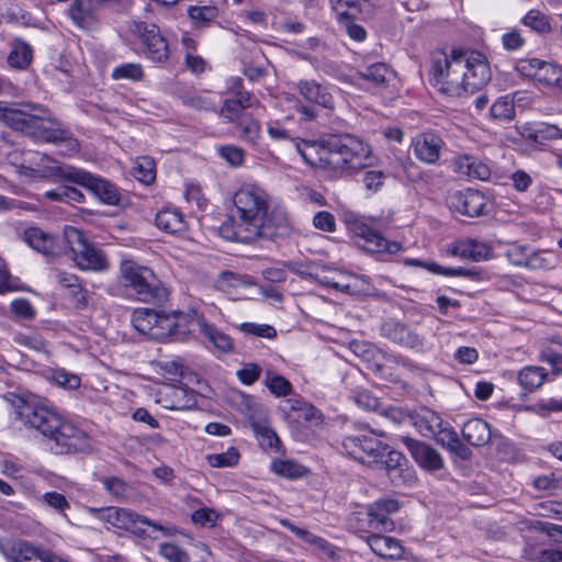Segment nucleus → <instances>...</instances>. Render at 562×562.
Masks as SVG:
<instances>
[{
	"label": "nucleus",
	"instance_id": "obj_6",
	"mask_svg": "<svg viewBox=\"0 0 562 562\" xmlns=\"http://www.w3.org/2000/svg\"><path fill=\"white\" fill-rule=\"evenodd\" d=\"M120 274L123 285L130 289L138 301L161 303L167 300L166 288L150 268L126 259L121 262Z\"/></svg>",
	"mask_w": 562,
	"mask_h": 562
},
{
	"label": "nucleus",
	"instance_id": "obj_64",
	"mask_svg": "<svg viewBox=\"0 0 562 562\" xmlns=\"http://www.w3.org/2000/svg\"><path fill=\"white\" fill-rule=\"evenodd\" d=\"M11 311L19 317L31 319L34 317L35 312L29 300L16 299L11 303Z\"/></svg>",
	"mask_w": 562,
	"mask_h": 562
},
{
	"label": "nucleus",
	"instance_id": "obj_25",
	"mask_svg": "<svg viewBox=\"0 0 562 562\" xmlns=\"http://www.w3.org/2000/svg\"><path fill=\"white\" fill-rule=\"evenodd\" d=\"M193 322L196 323L199 330L214 347V349L222 353H228L233 351L234 342L227 334L220 330L215 325L209 323L204 317H189V325Z\"/></svg>",
	"mask_w": 562,
	"mask_h": 562
},
{
	"label": "nucleus",
	"instance_id": "obj_22",
	"mask_svg": "<svg viewBox=\"0 0 562 562\" xmlns=\"http://www.w3.org/2000/svg\"><path fill=\"white\" fill-rule=\"evenodd\" d=\"M445 146L442 138L434 133H423L413 140L415 157L429 165L436 164Z\"/></svg>",
	"mask_w": 562,
	"mask_h": 562
},
{
	"label": "nucleus",
	"instance_id": "obj_48",
	"mask_svg": "<svg viewBox=\"0 0 562 562\" xmlns=\"http://www.w3.org/2000/svg\"><path fill=\"white\" fill-rule=\"evenodd\" d=\"M529 560L535 562H562V550L541 549L532 546L529 550Z\"/></svg>",
	"mask_w": 562,
	"mask_h": 562
},
{
	"label": "nucleus",
	"instance_id": "obj_3",
	"mask_svg": "<svg viewBox=\"0 0 562 562\" xmlns=\"http://www.w3.org/2000/svg\"><path fill=\"white\" fill-rule=\"evenodd\" d=\"M132 324L142 335L158 341L182 340L190 333L189 315L176 312L167 314L153 308H136Z\"/></svg>",
	"mask_w": 562,
	"mask_h": 562
},
{
	"label": "nucleus",
	"instance_id": "obj_1",
	"mask_svg": "<svg viewBox=\"0 0 562 562\" xmlns=\"http://www.w3.org/2000/svg\"><path fill=\"white\" fill-rule=\"evenodd\" d=\"M291 231L286 210L280 205L271 207L268 193L256 186L235 192L229 215L220 227L223 238L245 244L284 238Z\"/></svg>",
	"mask_w": 562,
	"mask_h": 562
},
{
	"label": "nucleus",
	"instance_id": "obj_61",
	"mask_svg": "<svg viewBox=\"0 0 562 562\" xmlns=\"http://www.w3.org/2000/svg\"><path fill=\"white\" fill-rule=\"evenodd\" d=\"M42 502L58 513H63L70 506L66 497L57 492H46L42 496Z\"/></svg>",
	"mask_w": 562,
	"mask_h": 562
},
{
	"label": "nucleus",
	"instance_id": "obj_43",
	"mask_svg": "<svg viewBox=\"0 0 562 562\" xmlns=\"http://www.w3.org/2000/svg\"><path fill=\"white\" fill-rule=\"evenodd\" d=\"M271 470L286 479H297L305 474L304 467L291 460H274L271 463Z\"/></svg>",
	"mask_w": 562,
	"mask_h": 562
},
{
	"label": "nucleus",
	"instance_id": "obj_23",
	"mask_svg": "<svg viewBox=\"0 0 562 562\" xmlns=\"http://www.w3.org/2000/svg\"><path fill=\"white\" fill-rule=\"evenodd\" d=\"M356 234L363 240L362 247L368 251L396 254L402 249L400 243L387 240L378 231L367 224L358 225Z\"/></svg>",
	"mask_w": 562,
	"mask_h": 562
},
{
	"label": "nucleus",
	"instance_id": "obj_8",
	"mask_svg": "<svg viewBox=\"0 0 562 562\" xmlns=\"http://www.w3.org/2000/svg\"><path fill=\"white\" fill-rule=\"evenodd\" d=\"M24 175L45 178L53 181H69L75 183L79 169L72 166L58 164L47 155L33 153L31 159H25L21 165Z\"/></svg>",
	"mask_w": 562,
	"mask_h": 562
},
{
	"label": "nucleus",
	"instance_id": "obj_54",
	"mask_svg": "<svg viewBox=\"0 0 562 562\" xmlns=\"http://www.w3.org/2000/svg\"><path fill=\"white\" fill-rule=\"evenodd\" d=\"M240 330L248 335L265 337L269 339H272L277 336V330L272 326L266 324L243 323L240 325Z\"/></svg>",
	"mask_w": 562,
	"mask_h": 562
},
{
	"label": "nucleus",
	"instance_id": "obj_42",
	"mask_svg": "<svg viewBox=\"0 0 562 562\" xmlns=\"http://www.w3.org/2000/svg\"><path fill=\"white\" fill-rule=\"evenodd\" d=\"M557 138H562V131L555 125L539 123L529 127V147L531 146V140L538 143L540 140Z\"/></svg>",
	"mask_w": 562,
	"mask_h": 562
},
{
	"label": "nucleus",
	"instance_id": "obj_46",
	"mask_svg": "<svg viewBox=\"0 0 562 562\" xmlns=\"http://www.w3.org/2000/svg\"><path fill=\"white\" fill-rule=\"evenodd\" d=\"M239 457L238 450L235 447H231L225 452L209 454L206 459L213 468H225L236 465Z\"/></svg>",
	"mask_w": 562,
	"mask_h": 562
},
{
	"label": "nucleus",
	"instance_id": "obj_15",
	"mask_svg": "<svg viewBox=\"0 0 562 562\" xmlns=\"http://www.w3.org/2000/svg\"><path fill=\"white\" fill-rule=\"evenodd\" d=\"M145 56L156 64H161L169 58V48L166 40L161 36L159 27L155 24L144 22L136 25Z\"/></svg>",
	"mask_w": 562,
	"mask_h": 562
},
{
	"label": "nucleus",
	"instance_id": "obj_50",
	"mask_svg": "<svg viewBox=\"0 0 562 562\" xmlns=\"http://www.w3.org/2000/svg\"><path fill=\"white\" fill-rule=\"evenodd\" d=\"M247 108L236 100H232L231 98L225 99L224 104L221 110V114L223 117L234 123L240 117L245 116V110Z\"/></svg>",
	"mask_w": 562,
	"mask_h": 562
},
{
	"label": "nucleus",
	"instance_id": "obj_19",
	"mask_svg": "<svg viewBox=\"0 0 562 562\" xmlns=\"http://www.w3.org/2000/svg\"><path fill=\"white\" fill-rule=\"evenodd\" d=\"M24 240L34 250L49 256H58L66 251L64 235L57 237L43 232L37 227H30L24 232Z\"/></svg>",
	"mask_w": 562,
	"mask_h": 562
},
{
	"label": "nucleus",
	"instance_id": "obj_58",
	"mask_svg": "<svg viewBox=\"0 0 562 562\" xmlns=\"http://www.w3.org/2000/svg\"><path fill=\"white\" fill-rule=\"evenodd\" d=\"M232 89L235 91L233 98H231L232 100H236L248 109L258 104V100L251 93L241 89L239 78L234 80V87H232Z\"/></svg>",
	"mask_w": 562,
	"mask_h": 562
},
{
	"label": "nucleus",
	"instance_id": "obj_38",
	"mask_svg": "<svg viewBox=\"0 0 562 562\" xmlns=\"http://www.w3.org/2000/svg\"><path fill=\"white\" fill-rule=\"evenodd\" d=\"M358 77L374 85H383L393 77V71L384 63H375L368 66L364 70L357 72Z\"/></svg>",
	"mask_w": 562,
	"mask_h": 562
},
{
	"label": "nucleus",
	"instance_id": "obj_14",
	"mask_svg": "<svg viewBox=\"0 0 562 562\" xmlns=\"http://www.w3.org/2000/svg\"><path fill=\"white\" fill-rule=\"evenodd\" d=\"M75 175V183L87 188L102 203L114 206L121 204L122 194L114 183L81 169Z\"/></svg>",
	"mask_w": 562,
	"mask_h": 562
},
{
	"label": "nucleus",
	"instance_id": "obj_45",
	"mask_svg": "<svg viewBox=\"0 0 562 562\" xmlns=\"http://www.w3.org/2000/svg\"><path fill=\"white\" fill-rule=\"evenodd\" d=\"M535 533H541L558 541L557 537L562 536V526L540 520H529V539H536Z\"/></svg>",
	"mask_w": 562,
	"mask_h": 562
},
{
	"label": "nucleus",
	"instance_id": "obj_63",
	"mask_svg": "<svg viewBox=\"0 0 562 562\" xmlns=\"http://www.w3.org/2000/svg\"><path fill=\"white\" fill-rule=\"evenodd\" d=\"M241 283L240 276L231 271H223L216 280V286L222 291H229L231 288H236Z\"/></svg>",
	"mask_w": 562,
	"mask_h": 562
},
{
	"label": "nucleus",
	"instance_id": "obj_17",
	"mask_svg": "<svg viewBox=\"0 0 562 562\" xmlns=\"http://www.w3.org/2000/svg\"><path fill=\"white\" fill-rule=\"evenodd\" d=\"M381 334L401 347L422 350L424 338L407 325L387 319L381 325Z\"/></svg>",
	"mask_w": 562,
	"mask_h": 562
},
{
	"label": "nucleus",
	"instance_id": "obj_30",
	"mask_svg": "<svg viewBox=\"0 0 562 562\" xmlns=\"http://www.w3.org/2000/svg\"><path fill=\"white\" fill-rule=\"evenodd\" d=\"M442 418L438 413L428 408L419 407L411 412L409 424L424 437L430 438L435 435L436 428L441 425Z\"/></svg>",
	"mask_w": 562,
	"mask_h": 562
},
{
	"label": "nucleus",
	"instance_id": "obj_37",
	"mask_svg": "<svg viewBox=\"0 0 562 562\" xmlns=\"http://www.w3.org/2000/svg\"><path fill=\"white\" fill-rule=\"evenodd\" d=\"M234 124L239 133V137L251 145H255L261 136L259 121L248 114L234 122Z\"/></svg>",
	"mask_w": 562,
	"mask_h": 562
},
{
	"label": "nucleus",
	"instance_id": "obj_11",
	"mask_svg": "<svg viewBox=\"0 0 562 562\" xmlns=\"http://www.w3.org/2000/svg\"><path fill=\"white\" fill-rule=\"evenodd\" d=\"M400 509V504L393 498H381L372 503L363 519H359V529L364 532H391L395 529L390 515Z\"/></svg>",
	"mask_w": 562,
	"mask_h": 562
},
{
	"label": "nucleus",
	"instance_id": "obj_31",
	"mask_svg": "<svg viewBox=\"0 0 562 562\" xmlns=\"http://www.w3.org/2000/svg\"><path fill=\"white\" fill-rule=\"evenodd\" d=\"M562 69L551 63L540 59H529V79L546 86L560 83Z\"/></svg>",
	"mask_w": 562,
	"mask_h": 562
},
{
	"label": "nucleus",
	"instance_id": "obj_5",
	"mask_svg": "<svg viewBox=\"0 0 562 562\" xmlns=\"http://www.w3.org/2000/svg\"><path fill=\"white\" fill-rule=\"evenodd\" d=\"M430 83L448 97L464 94L462 71L464 70L462 49H452L450 54L437 50L431 54Z\"/></svg>",
	"mask_w": 562,
	"mask_h": 562
},
{
	"label": "nucleus",
	"instance_id": "obj_62",
	"mask_svg": "<svg viewBox=\"0 0 562 562\" xmlns=\"http://www.w3.org/2000/svg\"><path fill=\"white\" fill-rule=\"evenodd\" d=\"M313 224L316 228L329 233L335 232L336 229L335 216L326 211H321L316 213L313 218Z\"/></svg>",
	"mask_w": 562,
	"mask_h": 562
},
{
	"label": "nucleus",
	"instance_id": "obj_49",
	"mask_svg": "<svg viewBox=\"0 0 562 562\" xmlns=\"http://www.w3.org/2000/svg\"><path fill=\"white\" fill-rule=\"evenodd\" d=\"M491 114L499 120H512L517 115L515 104L510 102L508 97L498 99L491 106Z\"/></svg>",
	"mask_w": 562,
	"mask_h": 562
},
{
	"label": "nucleus",
	"instance_id": "obj_51",
	"mask_svg": "<svg viewBox=\"0 0 562 562\" xmlns=\"http://www.w3.org/2000/svg\"><path fill=\"white\" fill-rule=\"evenodd\" d=\"M159 552L169 562H189L188 553L176 543H161Z\"/></svg>",
	"mask_w": 562,
	"mask_h": 562
},
{
	"label": "nucleus",
	"instance_id": "obj_36",
	"mask_svg": "<svg viewBox=\"0 0 562 562\" xmlns=\"http://www.w3.org/2000/svg\"><path fill=\"white\" fill-rule=\"evenodd\" d=\"M339 277L340 279L338 280L335 277L324 276L322 278H317V281L344 293L355 295L361 292V289L359 288L360 279L346 274H339Z\"/></svg>",
	"mask_w": 562,
	"mask_h": 562
},
{
	"label": "nucleus",
	"instance_id": "obj_33",
	"mask_svg": "<svg viewBox=\"0 0 562 562\" xmlns=\"http://www.w3.org/2000/svg\"><path fill=\"white\" fill-rule=\"evenodd\" d=\"M155 224L169 234L182 233L187 228L183 215L177 209L170 207L162 209L156 214Z\"/></svg>",
	"mask_w": 562,
	"mask_h": 562
},
{
	"label": "nucleus",
	"instance_id": "obj_34",
	"mask_svg": "<svg viewBox=\"0 0 562 562\" xmlns=\"http://www.w3.org/2000/svg\"><path fill=\"white\" fill-rule=\"evenodd\" d=\"M32 59L33 49L30 44L19 38L11 43V49L7 58L10 67L24 70L31 65Z\"/></svg>",
	"mask_w": 562,
	"mask_h": 562
},
{
	"label": "nucleus",
	"instance_id": "obj_44",
	"mask_svg": "<svg viewBox=\"0 0 562 562\" xmlns=\"http://www.w3.org/2000/svg\"><path fill=\"white\" fill-rule=\"evenodd\" d=\"M406 263L413 265V266H418V267H424L434 274H442V276H447V277H452V276L461 277V276H470L471 274L470 270H467L463 268H458V269L445 268L436 262H423L417 259L407 260Z\"/></svg>",
	"mask_w": 562,
	"mask_h": 562
},
{
	"label": "nucleus",
	"instance_id": "obj_2",
	"mask_svg": "<svg viewBox=\"0 0 562 562\" xmlns=\"http://www.w3.org/2000/svg\"><path fill=\"white\" fill-rule=\"evenodd\" d=\"M15 408L20 420L46 437L55 453H75L89 449L86 432L63 419L46 398L25 394L18 397Z\"/></svg>",
	"mask_w": 562,
	"mask_h": 562
},
{
	"label": "nucleus",
	"instance_id": "obj_9",
	"mask_svg": "<svg viewBox=\"0 0 562 562\" xmlns=\"http://www.w3.org/2000/svg\"><path fill=\"white\" fill-rule=\"evenodd\" d=\"M88 512L95 518L110 524L113 527L130 530L134 533L142 535L143 529L139 524L150 526L156 530L165 531L166 529L145 516H140L133 510L120 507L95 508L89 507Z\"/></svg>",
	"mask_w": 562,
	"mask_h": 562
},
{
	"label": "nucleus",
	"instance_id": "obj_35",
	"mask_svg": "<svg viewBox=\"0 0 562 562\" xmlns=\"http://www.w3.org/2000/svg\"><path fill=\"white\" fill-rule=\"evenodd\" d=\"M406 458L397 450L391 449L386 445L385 454L374 465L382 470H385L393 482L397 479L396 473L402 470V467L406 463Z\"/></svg>",
	"mask_w": 562,
	"mask_h": 562
},
{
	"label": "nucleus",
	"instance_id": "obj_59",
	"mask_svg": "<svg viewBox=\"0 0 562 562\" xmlns=\"http://www.w3.org/2000/svg\"><path fill=\"white\" fill-rule=\"evenodd\" d=\"M189 16L195 22H209L216 18L217 10L215 7H190Z\"/></svg>",
	"mask_w": 562,
	"mask_h": 562
},
{
	"label": "nucleus",
	"instance_id": "obj_60",
	"mask_svg": "<svg viewBox=\"0 0 562 562\" xmlns=\"http://www.w3.org/2000/svg\"><path fill=\"white\" fill-rule=\"evenodd\" d=\"M134 176L143 183H150L155 179L154 164L149 159H144L134 169Z\"/></svg>",
	"mask_w": 562,
	"mask_h": 562
},
{
	"label": "nucleus",
	"instance_id": "obj_13",
	"mask_svg": "<svg viewBox=\"0 0 562 562\" xmlns=\"http://www.w3.org/2000/svg\"><path fill=\"white\" fill-rule=\"evenodd\" d=\"M0 551L9 562H58L59 555L45 549H41L29 541L21 539H8L0 543Z\"/></svg>",
	"mask_w": 562,
	"mask_h": 562
},
{
	"label": "nucleus",
	"instance_id": "obj_57",
	"mask_svg": "<svg viewBox=\"0 0 562 562\" xmlns=\"http://www.w3.org/2000/svg\"><path fill=\"white\" fill-rule=\"evenodd\" d=\"M529 411H532L541 416H547L550 412H561L562 411V398H548L541 400L535 403L532 406H529Z\"/></svg>",
	"mask_w": 562,
	"mask_h": 562
},
{
	"label": "nucleus",
	"instance_id": "obj_10",
	"mask_svg": "<svg viewBox=\"0 0 562 562\" xmlns=\"http://www.w3.org/2000/svg\"><path fill=\"white\" fill-rule=\"evenodd\" d=\"M342 449L351 458L373 467L385 454L386 443L379 440L373 432L345 437Z\"/></svg>",
	"mask_w": 562,
	"mask_h": 562
},
{
	"label": "nucleus",
	"instance_id": "obj_52",
	"mask_svg": "<svg viewBox=\"0 0 562 562\" xmlns=\"http://www.w3.org/2000/svg\"><path fill=\"white\" fill-rule=\"evenodd\" d=\"M221 158L233 167H239L244 162L245 151L234 145H224L218 148Z\"/></svg>",
	"mask_w": 562,
	"mask_h": 562
},
{
	"label": "nucleus",
	"instance_id": "obj_40",
	"mask_svg": "<svg viewBox=\"0 0 562 562\" xmlns=\"http://www.w3.org/2000/svg\"><path fill=\"white\" fill-rule=\"evenodd\" d=\"M263 383L277 397L288 396L293 392L292 384L288 379L270 370L266 372V379Z\"/></svg>",
	"mask_w": 562,
	"mask_h": 562
},
{
	"label": "nucleus",
	"instance_id": "obj_21",
	"mask_svg": "<svg viewBox=\"0 0 562 562\" xmlns=\"http://www.w3.org/2000/svg\"><path fill=\"white\" fill-rule=\"evenodd\" d=\"M450 205L462 215L479 216L483 214L486 206V198L477 190L467 189L453 193L450 198Z\"/></svg>",
	"mask_w": 562,
	"mask_h": 562
},
{
	"label": "nucleus",
	"instance_id": "obj_26",
	"mask_svg": "<svg viewBox=\"0 0 562 562\" xmlns=\"http://www.w3.org/2000/svg\"><path fill=\"white\" fill-rule=\"evenodd\" d=\"M366 541L371 550L383 559L397 560L404 554V548L397 539L383 536L381 532L367 536Z\"/></svg>",
	"mask_w": 562,
	"mask_h": 562
},
{
	"label": "nucleus",
	"instance_id": "obj_4",
	"mask_svg": "<svg viewBox=\"0 0 562 562\" xmlns=\"http://www.w3.org/2000/svg\"><path fill=\"white\" fill-rule=\"evenodd\" d=\"M370 148L356 136L330 135L322 140L319 160L327 167L341 170H359L369 165Z\"/></svg>",
	"mask_w": 562,
	"mask_h": 562
},
{
	"label": "nucleus",
	"instance_id": "obj_41",
	"mask_svg": "<svg viewBox=\"0 0 562 562\" xmlns=\"http://www.w3.org/2000/svg\"><path fill=\"white\" fill-rule=\"evenodd\" d=\"M558 265V255L550 249L536 250L529 254V269L547 270Z\"/></svg>",
	"mask_w": 562,
	"mask_h": 562
},
{
	"label": "nucleus",
	"instance_id": "obj_7",
	"mask_svg": "<svg viewBox=\"0 0 562 562\" xmlns=\"http://www.w3.org/2000/svg\"><path fill=\"white\" fill-rule=\"evenodd\" d=\"M64 239L66 249L72 254V259L81 270L105 271L109 260L105 254L88 241L82 231L74 226H65Z\"/></svg>",
	"mask_w": 562,
	"mask_h": 562
},
{
	"label": "nucleus",
	"instance_id": "obj_20",
	"mask_svg": "<svg viewBox=\"0 0 562 562\" xmlns=\"http://www.w3.org/2000/svg\"><path fill=\"white\" fill-rule=\"evenodd\" d=\"M401 440L408 449L416 463L423 469L437 471L443 467V460L440 453L428 443L412 437H402Z\"/></svg>",
	"mask_w": 562,
	"mask_h": 562
},
{
	"label": "nucleus",
	"instance_id": "obj_32",
	"mask_svg": "<svg viewBox=\"0 0 562 562\" xmlns=\"http://www.w3.org/2000/svg\"><path fill=\"white\" fill-rule=\"evenodd\" d=\"M462 436L470 445L481 447L490 442L492 431L488 423L472 418L463 425Z\"/></svg>",
	"mask_w": 562,
	"mask_h": 562
},
{
	"label": "nucleus",
	"instance_id": "obj_24",
	"mask_svg": "<svg viewBox=\"0 0 562 562\" xmlns=\"http://www.w3.org/2000/svg\"><path fill=\"white\" fill-rule=\"evenodd\" d=\"M299 94L307 102L325 109H334V97L328 87L315 81L301 79L295 85Z\"/></svg>",
	"mask_w": 562,
	"mask_h": 562
},
{
	"label": "nucleus",
	"instance_id": "obj_53",
	"mask_svg": "<svg viewBox=\"0 0 562 562\" xmlns=\"http://www.w3.org/2000/svg\"><path fill=\"white\" fill-rule=\"evenodd\" d=\"M491 252L490 247L484 244H480L474 240H470L464 245V248L461 250V255L468 256L472 258L474 261H481L488 258Z\"/></svg>",
	"mask_w": 562,
	"mask_h": 562
},
{
	"label": "nucleus",
	"instance_id": "obj_39",
	"mask_svg": "<svg viewBox=\"0 0 562 562\" xmlns=\"http://www.w3.org/2000/svg\"><path fill=\"white\" fill-rule=\"evenodd\" d=\"M368 0H329L333 11L339 21L353 18L361 11L362 4Z\"/></svg>",
	"mask_w": 562,
	"mask_h": 562
},
{
	"label": "nucleus",
	"instance_id": "obj_47",
	"mask_svg": "<svg viewBox=\"0 0 562 562\" xmlns=\"http://www.w3.org/2000/svg\"><path fill=\"white\" fill-rule=\"evenodd\" d=\"M144 77L143 68L139 64L127 63L115 67L112 71L114 80L130 79L134 81L142 80Z\"/></svg>",
	"mask_w": 562,
	"mask_h": 562
},
{
	"label": "nucleus",
	"instance_id": "obj_27",
	"mask_svg": "<svg viewBox=\"0 0 562 562\" xmlns=\"http://www.w3.org/2000/svg\"><path fill=\"white\" fill-rule=\"evenodd\" d=\"M431 438L463 460L469 459L471 456V450L463 445L458 432L448 423L443 422V419L441 420V425L436 428L435 435Z\"/></svg>",
	"mask_w": 562,
	"mask_h": 562
},
{
	"label": "nucleus",
	"instance_id": "obj_55",
	"mask_svg": "<svg viewBox=\"0 0 562 562\" xmlns=\"http://www.w3.org/2000/svg\"><path fill=\"white\" fill-rule=\"evenodd\" d=\"M529 29L540 34L550 33L551 24L548 15L538 10H529Z\"/></svg>",
	"mask_w": 562,
	"mask_h": 562
},
{
	"label": "nucleus",
	"instance_id": "obj_18",
	"mask_svg": "<svg viewBox=\"0 0 562 562\" xmlns=\"http://www.w3.org/2000/svg\"><path fill=\"white\" fill-rule=\"evenodd\" d=\"M157 402L166 409L186 411L195 406V393L192 390L167 384L158 392Z\"/></svg>",
	"mask_w": 562,
	"mask_h": 562
},
{
	"label": "nucleus",
	"instance_id": "obj_56",
	"mask_svg": "<svg viewBox=\"0 0 562 562\" xmlns=\"http://www.w3.org/2000/svg\"><path fill=\"white\" fill-rule=\"evenodd\" d=\"M261 373V367L257 363H246L241 369L236 372L239 381L245 385L255 383Z\"/></svg>",
	"mask_w": 562,
	"mask_h": 562
},
{
	"label": "nucleus",
	"instance_id": "obj_29",
	"mask_svg": "<svg viewBox=\"0 0 562 562\" xmlns=\"http://www.w3.org/2000/svg\"><path fill=\"white\" fill-rule=\"evenodd\" d=\"M454 169L461 176L471 179L487 180L491 176L490 166L474 156L463 155L454 159Z\"/></svg>",
	"mask_w": 562,
	"mask_h": 562
},
{
	"label": "nucleus",
	"instance_id": "obj_28",
	"mask_svg": "<svg viewBox=\"0 0 562 562\" xmlns=\"http://www.w3.org/2000/svg\"><path fill=\"white\" fill-rule=\"evenodd\" d=\"M250 425L260 447L265 451L273 453L280 452L281 440L265 417H251Z\"/></svg>",
	"mask_w": 562,
	"mask_h": 562
},
{
	"label": "nucleus",
	"instance_id": "obj_16",
	"mask_svg": "<svg viewBox=\"0 0 562 562\" xmlns=\"http://www.w3.org/2000/svg\"><path fill=\"white\" fill-rule=\"evenodd\" d=\"M291 122L290 117L284 119L283 121H274L268 123L267 133L269 137L273 140H290L294 144L296 151L303 158V160L307 164L314 165V160L310 154L311 149H314L315 145L312 142L302 139L295 136V133L288 127V124Z\"/></svg>",
	"mask_w": 562,
	"mask_h": 562
},
{
	"label": "nucleus",
	"instance_id": "obj_12",
	"mask_svg": "<svg viewBox=\"0 0 562 562\" xmlns=\"http://www.w3.org/2000/svg\"><path fill=\"white\" fill-rule=\"evenodd\" d=\"M462 56L464 65V70L462 71L464 93H474L491 80V68L486 57L479 52L462 49Z\"/></svg>",
	"mask_w": 562,
	"mask_h": 562
}]
</instances>
